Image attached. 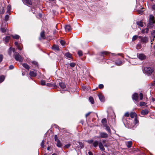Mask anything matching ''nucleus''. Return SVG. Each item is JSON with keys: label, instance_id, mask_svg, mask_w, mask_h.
I'll return each instance as SVG.
<instances>
[{"label": "nucleus", "instance_id": "nucleus-1", "mask_svg": "<svg viewBox=\"0 0 155 155\" xmlns=\"http://www.w3.org/2000/svg\"><path fill=\"white\" fill-rule=\"evenodd\" d=\"M153 71V69L150 67H145L143 70L144 73L149 74H151Z\"/></svg>", "mask_w": 155, "mask_h": 155}, {"label": "nucleus", "instance_id": "nucleus-2", "mask_svg": "<svg viewBox=\"0 0 155 155\" xmlns=\"http://www.w3.org/2000/svg\"><path fill=\"white\" fill-rule=\"evenodd\" d=\"M14 58L16 60L20 62H21L23 61V58L19 54L16 52H15Z\"/></svg>", "mask_w": 155, "mask_h": 155}, {"label": "nucleus", "instance_id": "nucleus-3", "mask_svg": "<svg viewBox=\"0 0 155 155\" xmlns=\"http://www.w3.org/2000/svg\"><path fill=\"white\" fill-rule=\"evenodd\" d=\"M138 58L140 60H145L147 58L146 56L143 54H137Z\"/></svg>", "mask_w": 155, "mask_h": 155}, {"label": "nucleus", "instance_id": "nucleus-4", "mask_svg": "<svg viewBox=\"0 0 155 155\" xmlns=\"http://www.w3.org/2000/svg\"><path fill=\"white\" fill-rule=\"evenodd\" d=\"M155 22L154 20V17L152 15H150V18L149 20V23L150 25H152Z\"/></svg>", "mask_w": 155, "mask_h": 155}, {"label": "nucleus", "instance_id": "nucleus-5", "mask_svg": "<svg viewBox=\"0 0 155 155\" xmlns=\"http://www.w3.org/2000/svg\"><path fill=\"white\" fill-rule=\"evenodd\" d=\"M100 135V137L101 138H106L108 137V134L106 133L101 132L99 133Z\"/></svg>", "mask_w": 155, "mask_h": 155}, {"label": "nucleus", "instance_id": "nucleus-6", "mask_svg": "<svg viewBox=\"0 0 155 155\" xmlns=\"http://www.w3.org/2000/svg\"><path fill=\"white\" fill-rule=\"evenodd\" d=\"M22 1L25 4L28 5H32V2L31 0H22Z\"/></svg>", "mask_w": 155, "mask_h": 155}, {"label": "nucleus", "instance_id": "nucleus-7", "mask_svg": "<svg viewBox=\"0 0 155 155\" xmlns=\"http://www.w3.org/2000/svg\"><path fill=\"white\" fill-rule=\"evenodd\" d=\"M132 97L133 100H134L135 101H137L138 98V94L136 93H134V94H133Z\"/></svg>", "mask_w": 155, "mask_h": 155}, {"label": "nucleus", "instance_id": "nucleus-8", "mask_svg": "<svg viewBox=\"0 0 155 155\" xmlns=\"http://www.w3.org/2000/svg\"><path fill=\"white\" fill-rule=\"evenodd\" d=\"M99 98L101 102H104V96L101 94H99L98 95Z\"/></svg>", "mask_w": 155, "mask_h": 155}, {"label": "nucleus", "instance_id": "nucleus-9", "mask_svg": "<svg viewBox=\"0 0 155 155\" xmlns=\"http://www.w3.org/2000/svg\"><path fill=\"white\" fill-rule=\"evenodd\" d=\"M149 113L148 110L147 109L142 110L141 112V114L143 115H145Z\"/></svg>", "mask_w": 155, "mask_h": 155}, {"label": "nucleus", "instance_id": "nucleus-10", "mask_svg": "<svg viewBox=\"0 0 155 155\" xmlns=\"http://www.w3.org/2000/svg\"><path fill=\"white\" fill-rule=\"evenodd\" d=\"M37 74L36 71H30L29 73V75L32 77H35L36 76Z\"/></svg>", "mask_w": 155, "mask_h": 155}, {"label": "nucleus", "instance_id": "nucleus-11", "mask_svg": "<svg viewBox=\"0 0 155 155\" xmlns=\"http://www.w3.org/2000/svg\"><path fill=\"white\" fill-rule=\"evenodd\" d=\"M65 29L66 31L69 32L71 29V27L70 25H67L65 26Z\"/></svg>", "mask_w": 155, "mask_h": 155}, {"label": "nucleus", "instance_id": "nucleus-12", "mask_svg": "<svg viewBox=\"0 0 155 155\" xmlns=\"http://www.w3.org/2000/svg\"><path fill=\"white\" fill-rule=\"evenodd\" d=\"M130 117L132 118H134V117H135V118L136 117H137V114L135 112H130Z\"/></svg>", "mask_w": 155, "mask_h": 155}, {"label": "nucleus", "instance_id": "nucleus-13", "mask_svg": "<svg viewBox=\"0 0 155 155\" xmlns=\"http://www.w3.org/2000/svg\"><path fill=\"white\" fill-rule=\"evenodd\" d=\"M12 51L13 52H15V49L14 48H13L12 47H10L9 48L8 51V54L9 55H11Z\"/></svg>", "mask_w": 155, "mask_h": 155}, {"label": "nucleus", "instance_id": "nucleus-14", "mask_svg": "<svg viewBox=\"0 0 155 155\" xmlns=\"http://www.w3.org/2000/svg\"><path fill=\"white\" fill-rule=\"evenodd\" d=\"M149 31V28L147 27L145 29H143L141 31V33L142 34L147 33H148Z\"/></svg>", "mask_w": 155, "mask_h": 155}, {"label": "nucleus", "instance_id": "nucleus-15", "mask_svg": "<svg viewBox=\"0 0 155 155\" xmlns=\"http://www.w3.org/2000/svg\"><path fill=\"white\" fill-rule=\"evenodd\" d=\"M126 144L128 148H130L131 147L132 144V142L131 141H128L126 142Z\"/></svg>", "mask_w": 155, "mask_h": 155}, {"label": "nucleus", "instance_id": "nucleus-16", "mask_svg": "<svg viewBox=\"0 0 155 155\" xmlns=\"http://www.w3.org/2000/svg\"><path fill=\"white\" fill-rule=\"evenodd\" d=\"M99 146L100 149L104 151L105 150L101 142H100L99 144Z\"/></svg>", "mask_w": 155, "mask_h": 155}, {"label": "nucleus", "instance_id": "nucleus-17", "mask_svg": "<svg viewBox=\"0 0 155 155\" xmlns=\"http://www.w3.org/2000/svg\"><path fill=\"white\" fill-rule=\"evenodd\" d=\"M141 41L145 43L147 42L148 41V38L146 37H143Z\"/></svg>", "mask_w": 155, "mask_h": 155}, {"label": "nucleus", "instance_id": "nucleus-18", "mask_svg": "<svg viewBox=\"0 0 155 155\" xmlns=\"http://www.w3.org/2000/svg\"><path fill=\"white\" fill-rule=\"evenodd\" d=\"M101 123L103 124L104 126L107 125V120L106 118H104L102 119L101 120Z\"/></svg>", "mask_w": 155, "mask_h": 155}, {"label": "nucleus", "instance_id": "nucleus-19", "mask_svg": "<svg viewBox=\"0 0 155 155\" xmlns=\"http://www.w3.org/2000/svg\"><path fill=\"white\" fill-rule=\"evenodd\" d=\"M23 66L27 70H29L30 68L29 66L26 63H24L22 64Z\"/></svg>", "mask_w": 155, "mask_h": 155}, {"label": "nucleus", "instance_id": "nucleus-20", "mask_svg": "<svg viewBox=\"0 0 155 155\" xmlns=\"http://www.w3.org/2000/svg\"><path fill=\"white\" fill-rule=\"evenodd\" d=\"M99 143L98 141L96 140L93 143V146L95 147L97 146L99 144Z\"/></svg>", "mask_w": 155, "mask_h": 155}, {"label": "nucleus", "instance_id": "nucleus-21", "mask_svg": "<svg viewBox=\"0 0 155 155\" xmlns=\"http://www.w3.org/2000/svg\"><path fill=\"white\" fill-rule=\"evenodd\" d=\"M65 56L67 58H72V55L69 52H67L65 54Z\"/></svg>", "mask_w": 155, "mask_h": 155}, {"label": "nucleus", "instance_id": "nucleus-22", "mask_svg": "<svg viewBox=\"0 0 155 155\" xmlns=\"http://www.w3.org/2000/svg\"><path fill=\"white\" fill-rule=\"evenodd\" d=\"M105 127L106 130L110 133H111V131L110 127L107 125L104 126Z\"/></svg>", "mask_w": 155, "mask_h": 155}, {"label": "nucleus", "instance_id": "nucleus-23", "mask_svg": "<svg viewBox=\"0 0 155 155\" xmlns=\"http://www.w3.org/2000/svg\"><path fill=\"white\" fill-rule=\"evenodd\" d=\"M52 49H53L57 51L59 50V48L58 46L55 45H54L52 47Z\"/></svg>", "mask_w": 155, "mask_h": 155}, {"label": "nucleus", "instance_id": "nucleus-24", "mask_svg": "<svg viewBox=\"0 0 155 155\" xmlns=\"http://www.w3.org/2000/svg\"><path fill=\"white\" fill-rule=\"evenodd\" d=\"M56 142H57V146L58 147H61L62 146V144L60 140H58V141Z\"/></svg>", "mask_w": 155, "mask_h": 155}, {"label": "nucleus", "instance_id": "nucleus-25", "mask_svg": "<svg viewBox=\"0 0 155 155\" xmlns=\"http://www.w3.org/2000/svg\"><path fill=\"white\" fill-rule=\"evenodd\" d=\"M137 24L140 27H142L143 26V23L141 21H138L137 22Z\"/></svg>", "mask_w": 155, "mask_h": 155}, {"label": "nucleus", "instance_id": "nucleus-26", "mask_svg": "<svg viewBox=\"0 0 155 155\" xmlns=\"http://www.w3.org/2000/svg\"><path fill=\"white\" fill-rule=\"evenodd\" d=\"M115 63L117 65H119L121 64V63H122V62L120 60L118 59L116 60Z\"/></svg>", "mask_w": 155, "mask_h": 155}, {"label": "nucleus", "instance_id": "nucleus-27", "mask_svg": "<svg viewBox=\"0 0 155 155\" xmlns=\"http://www.w3.org/2000/svg\"><path fill=\"white\" fill-rule=\"evenodd\" d=\"M11 36L12 37L14 38V39H18L19 38L20 36L19 35H11Z\"/></svg>", "mask_w": 155, "mask_h": 155}, {"label": "nucleus", "instance_id": "nucleus-28", "mask_svg": "<svg viewBox=\"0 0 155 155\" xmlns=\"http://www.w3.org/2000/svg\"><path fill=\"white\" fill-rule=\"evenodd\" d=\"M59 86L60 87L62 88H64L65 87V84L63 83H59Z\"/></svg>", "mask_w": 155, "mask_h": 155}, {"label": "nucleus", "instance_id": "nucleus-29", "mask_svg": "<svg viewBox=\"0 0 155 155\" xmlns=\"http://www.w3.org/2000/svg\"><path fill=\"white\" fill-rule=\"evenodd\" d=\"M10 38V37L9 36H6L5 38V42H8L9 41V39Z\"/></svg>", "mask_w": 155, "mask_h": 155}, {"label": "nucleus", "instance_id": "nucleus-30", "mask_svg": "<svg viewBox=\"0 0 155 155\" xmlns=\"http://www.w3.org/2000/svg\"><path fill=\"white\" fill-rule=\"evenodd\" d=\"M5 77L4 75L0 76V83L2 82L5 80Z\"/></svg>", "mask_w": 155, "mask_h": 155}, {"label": "nucleus", "instance_id": "nucleus-31", "mask_svg": "<svg viewBox=\"0 0 155 155\" xmlns=\"http://www.w3.org/2000/svg\"><path fill=\"white\" fill-rule=\"evenodd\" d=\"M89 100L92 104L94 103V101L93 98L92 97H89Z\"/></svg>", "mask_w": 155, "mask_h": 155}, {"label": "nucleus", "instance_id": "nucleus-32", "mask_svg": "<svg viewBox=\"0 0 155 155\" xmlns=\"http://www.w3.org/2000/svg\"><path fill=\"white\" fill-rule=\"evenodd\" d=\"M40 36L43 39H45V32L44 31H43L41 33Z\"/></svg>", "mask_w": 155, "mask_h": 155}, {"label": "nucleus", "instance_id": "nucleus-33", "mask_svg": "<svg viewBox=\"0 0 155 155\" xmlns=\"http://www.w3.org/2000/svg\"><path fill=\"white\" fill-rule=\"evenodd\" d=\"M32 63L35 65V67H38V62L36 61H32Z\"/></svg>", "mask_w": 155, "mask_h": 155}, {"label": "nucleus", "instance_id": "nucleus-34", "mask_svg": "<svg viewBox=\"0 0 155 155\" xmlns=\"http://www.w3.org/2000/svg\"><path fill=\"white\" fill-rule=\"evenodd\" d=\"M60 43L63 46L65 44V42L63 40H61L60 41Z\"/></svg>", "mask_w": 155, "mask_h": 155}, {"label": "nucleus", "instance_id": "nucleus-35", "mask_svg": "<svg viewBox=\"0 0 155 155\" xmlns=\"http://www.w3.org/2000/svg\"><path fill=\"white\" fill-rule=\"evenodd\" d=\"M138 36L137 35H135L133 36V37L132 38V40L133 41H134L135 40H136L137 38H138Z\"/></svg>", "mask_w": 155, "mask_h": 155}, {"label": "nucleus", "instance_id": "nucleus-36", "mask_svg": "<svg viewBox=\"0 0 155 155\" xmlns=\"http://www.w3.org/2000/svg\"><path fill=\"white\" fill-rule=\"evenodd\" d=\"M1 31L3 33L5 32L6 31V29L5 28L1 27Z\"/></svg>", "mask_w": 155, "mask_h": 155}, {"label": "nucleus", "instance_id": "nucleus-37", "mask_svg": "<svg viewBox=\"0 0 155 155\" xmlns=\"http://www.w3.org/2000/svg\"><path fill=\"white\" fill-rule=\"evenodd\" d=\"M140 96V100H141L143 99V95L142 93H140L139 94Z\"/></svg>", "mask_w": 155, "mask_h": 155}, {"label": "nucleus", "instance_id": "nucleus-38", "mask_svg": "<svg viewBox=\"0 0 155 155\" xmlns=\"http://www.w3.org/2000/svg\"><path fill=\"white\" fill-rule=\"evenodd\" d=\"M141 46L140 44H137V49H139L141 48Z\"/></svg>", "mask_w": 155, "mask_h": 155}, {"label": "nucleus", "instance_id": "nucleus-39", "mask_svg": "<svg viewBox=\"0 0 155 155\" xmlns=\"http://www.w3.org/2000/svg\"><path fill=\"white\" fill-rule=\"evenodd\" d=\"M41 84L42 85H44L45 84V81L44 80H42L40 82Z\"/></svg>", "mask_w": 155, "mask_h": 155}, {"label": "nucleus", "instance_id": "nucleus-40", "mask_svg": "<svg viewBox=\"0 0 155 155\" xmlns=\"http://www.w3.org/2000/svg\"><path fill=\"white\" fill-rule=\"evenodd\" d=\"M78 54L79 56H82L83 54L82 52L81 51H79L78 52Z\"/></svg>", "mask_w": 155, "mask_h": 155}, {"label": "nucleus", "instance_id": "nucleus-41", "mask_svg": "<svg viewBox=\"0 0 155 155\" xmlns=\"http://www.w3.org/2000/svg\"><path fill=\"white\" fill-rule=\"evenodd\" d=\"M146 103L144 102H140V105L141 106H144L145 105Z\"/></svg>", "mask_w": 155, "mask_h": 155}, {"label": "nucleus", "instance_id": "nucleus-42", "mask_svg": "<svg viewBox=\"0 0 155 155\" xmlns=\"http://www.w3.org/2000/svg\"><path fill=\"white\" fill-rule=\"evenodd\" d=\"M101 54L104 55H107L108 54V53L107 51H105L101 52Z\"/></svg>", "mask_w": 155, "mask_h": 155}, {"label": "nucleus", "instance_id": "nucleus-43", "mask_svg": "<svg viewBox=\"0 0 155 155\" xmlns=\"http://www.w3.org/2000/svg\"><path fill=\"white\" fill-rule=\"evenodd\" d=\"M56 86V85L53 84L51 83H49V87H55Z\"/></svg>", "mask_w": 155, "mask_h": 155}, {"label": "nucleus", "instance_id": "nucleus-44", "mask_svg": "<svg viewBox=\"0 0 155 155\" xmlns=\"http://www.w3.org/2000/svg\"><path fill=\"white\" fill-rule=\"evenodd\" d=\"M9 18V15H5V20L6 21H7L8 19Z\"/></svg>", "mask_w": 155, "mask_h": 155}, {"label": "nucleus", "instance_id": "nucleus-45", "mask_svg": "<svg viewBox=\"0 0 155 155\" xmlns=\"http://www.w3.org/2000/svg\"><path fill=\"white\" fill-rule=\"evenodd\" d=\"M134 121L135 124H137L138 123V120L137 119V117H135L134 119Z\"/></svg>", "mask_w": 155, "mask_h": 155}, {"label": "nucleus", "instance_id": "nucleus-46", "mask_svg": "<svg viewBox=\"0 0 155 155\" xmlns=\"http://www.w3.org/2000/svg\"><path fill=\"white\" fill-rule=\"evenodd\" d=\"M93 140H88L87 141V142H88L89 144L92 143L93 142Z\"/></svg>", "mask_w": 155, "mask_h": 155}, {"label": "nucleus", "instance_id": "nucleus-47", "mask_svg": "<svg viewBox=\"0 0 155 155\" xmlns=\"http://www.w3.org/2000/svg\"><path fill=\"white\" fill-rule=\"evenodd\" d=\"M70 65L71 67L73 68L74 67L75 64L74 63H71Z\"/></svg>", "mask_w": 155, "mask_h": 155}, {"label": "nucleus", "instance_id": "nucleus-48", "mask_svg": "<svg viewBox=\"0 0 155 155\" xmlns=\"http://www.w3.org/2000/svg\"><path fill=\"white\" fill-rule=\"evenodd\" d=\"M3 58V56L2 54H0V63L2 61Z\"/></svg>", "mask_w": 155, "mask_h": 155}, {"label": "nucleus", "instance_id": "nucleus-49", "mask_svg": "<svg viewBox=\"0 0 155 155\" xmlns=\"http://www.w3.org/2000/svg\"><path fill=\"white\" fill-rule=\"evenodd\" d=\"M99 88L101 89L104 87V85L103 84H100L99 85Z\"/></svg>", "mask_w": 155, "mask_h": 155}, {"label": "nucleus", "instance_id": "nucleus-50", "mask_svg": "<svg viewBox=\"0 0 155 155\" xmlns=\"http://www.w3.org/2000/svg\"><path fill=\"white\" fill-rule=\"evenodd\" d=\"M5 12V11L3 8L2 10H0V14H3Z\"/></svg>", "mask_w": 155, "mask_h": 155}, {"label": "nucleus", "instance_id": "nucleus-51", "mask_svg": "<svg viewBox=\"0 0 155 155\" xmlns=\"http://www.w3.org/2000/svg\"><path fill=\"white\" fill-rule=\"evenodd\" d=\"M124 116L126 117H129V114L128 112H126L124 114Z\"/></svg>", "mask_w": 155, "mask_h": 155}, {"label": "nucleus", "instance_id": "nucleus-52", "mask_svg": "<svg viewBox=\"0 0 155 155\" xmlns=\"http://www.w3.org/2000/svg\"><path fill=\"white\" fill-rule=\"evenodd\" d=\"M14 68V66L13 65H10L9 66V69L12 70V69H13Z\"/></svg>", "mask_w": 155, "mask_h": 155}, {"label": "nucleus", "instance_id": "nucleus-53", "mask_svg": "<svg viewBox=\"0 0 155 155\" xmlns=\"http://www.w3.org/2000/svg\"><path fill=\"white\" fill-rule=\"evenodd\" d=\"M54 140H55V141H57L58 140H59L58 139V137H57V135H55L54 136Z\"/></svg>", "mask_w": 155, "mask_h": 155}, {"label": "nucleus", "instance_id": "nucleus-54", "mask_svg": "<svg viewBox=\"0 0 155 155\" xmlns=\"http://www.w3.org/2000/svg\"><path fill=\"white\" fill-rule=\"evenodd\" d=\"M44 142H45V140H43L41 143V147H44Z\"/></svg>", "mask_w": 155, "mask_h": 155}, {"label": "nucleus", "instance_id": "nucleus-55", "mask_svg": "<svg viewBox=\"0 0 155 155\" xmlns=\"http://www.w3.org/2000/svg\"><path fill=\"white\" fill-rule=\"evenodd\" d=\"M151 8L153 10H155V5H152L151 6Z\"/></svg>", "mask_w": 155, "mask_h": 155}, {"label": "nucleus", "instance_id": "nucleus-56", "mask_svg": "<svg viewBox=\"0 0 155 155\" xmlns=\"http://www.w3.org/2000/svg\"><path fill=\"white\" fill-rule=\"evenodd\" d=\"M18 49L19 50H22V48H21V47L19 45L18 46H17Z\"/></svg>", "mask_w": 155, "mask_h": 155}, {"label": "nucleus", "instance_id": "nucleus-57", "mask_svg": "<svg viewBox=\"0 0 155 155\" xmlns=\"http://www.w3.org/2000/svg\"><path fill=\"white\" fill-rule=\"evenodd\" d=\"M91 112H89L87 113L85 115L86 117H87L91 114Z\"/></svg>", "mask_w": 155, "mask_h": 155}, {"label": "nucleus", "instance_id": "nucleus-58", "mask_svg": "<svg viewBox=\"0 0 155 155\" xmlns=\"http://www.w3.org/2000/svg\"><path fill=\"white\" fill-rule=\"evenodd\" d=\"M152 102L154 104H155V98L152 97Z\"/></svg>", "mask_w": 155, "mask_h": 155}, {"label": "nucleus", "instance_id": "nucleus-59", "mask_svg": "<svg viewBox=\"0 0 155 155\" xmlns=\"http://www.w3.org/2000/svg\"><path fill=\"white\" fill-rule=\"evenodd\" d=\"M11 9V6L10 5H9L8 6V11H9Z\"/></svg>", "mask_w": 155, "mask_h": 155}, {"label": "nucleus", "instance_id": "nucleus-60", "mask_svg": "<svg viewBox=\"0 0 155 155\" xmlns=\"http://www.w3.org/2000/svg\"><path fill=\"white\" fill-rule=\"evenodd\" d=\"M70 144H68L66 145L65 146V147L67 148H68V147H70Z\"/></svg>", "mask_w": 155, "mask_h": 155}, {"label": "nucleus", "instance_id": "nucleus-61", "mask_svg": "<svg viewBox=\"0 0 155 155\" xmlns=\"http://www.w3.org/2000/svg\"><path fill=\"white\" fill-rule=\"evenodd\" d=\"M15 45L16 46H18L19 45L18 42H15Z\"/></svg>", "mask_w": 155, "mask_h": 155}, {"label": "nucleus", "instance_id": "nucleus-62", "mask_svg": "<svg viewBox=\"0 0 155 155\" xmlns=\"http://www.w3.org/2000/svg\"><path fill=\"white\" fill-rule=\"evenodd\" d=\"M88 154L89 155H93V153L91 151L88 152Z\"/></svg>", "mask_w": 155, "mask_h": 155}, {"label": "nucleus", "instance_id": "nucleus-63", "mask_svg": "<svg viewBox=\"0 0 155 155\" xmlns=\"http://www.w3.org/2000/svg\"><path fill=\"white\" fill-rule=\"evenodd\" d=\"M138 37L139 38L141 39V41L142 40V38H143V37L141 36H139Z\"/></svg>", "mask_w": 155, "mask_h": 155}, {"label": "nucleus", "instance_id": "nucleus-64", "mask_svg": "<svg viewBox=\"0 0 155 155\" xmlns=\"http://www.w3.org/2000/svg\"><path fill=\"white\" fill-rule=\"evenodd\" d=\"M56 31L55 30H54L53 32V33L54 34H55L56 33Z\"/></svg>", "mask_w": 155, "mask_h": 155}]
</instances>
